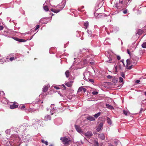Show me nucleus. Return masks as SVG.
<instances>
[{"label": "nucleus", "mask_w": 146, "mask_h": 146, "mask_svg": "<svg viewBox=\"0 0 146 146\" xmlns=\"http://www.w3.org/2000/svg\"><path fill=\"white\" fill-rule=\"evenodd\" d=\"M60 140L62 141V143L65 145H69L72 143V141L69 138L66 137H60Z\"/></svg>", "instance_id": "1"}, {"label": "nucleus", "mask_w": 146, "mask_h": 146, "mask_svg": "<svg viewBox=\"0 0 146 146\" xmlns=\"http://www.w3.org/2000/svg\"><path fill=\"white\" fill-rule=\"evenodd\" d=\"M84 79L87 81H88L90 76V73L88 71L86 72L84 74Z\"/></svg>", "instance_id": "2"}, {"label": "nucleus", "mask_w": 146, "mask_h": 146, "mask_svg": "<svg viewBox=\"0 0 146 146\" xmlns=\"http://www.w3.org/2000/svg\"><path fill=\"white\" fill-rule=\"evenodd\" d=\"M86 119L90 121H94L95 120V118L93 116L88 115L86 117Z\"/></svg>", "instance_id": "3"}, {"label": "nucleus", "mask_w": 146, "mask_h": 146, "mask_svg": "<svg viewBox=\"0 0 146 146\" xmlns=\"http://www.w3.org/2000/svg\"><path fill=\"white\" fill-rule=\"evenodd\" d=\"M84 135L87 137H90L92 135V133L91 131H88L84 133Z\"/></svg>", "instance_id": "4"}, {"label": "nucleus", "mask_w": 146, "mask_h": 146, "mask_svg": "<svg viewBox=\"0 0 146 146\" xmlns=\"http://www.w3.org/2000/svg\"><path fill=\"white\" fill-rule=\"evenodd\" d=\"M9 58H3L0 60V63L3 64L4 62L9 61Z\"/></svg>", "instance_id": "5"}, {"label": "nucleus", "mask_w": 146, "mask_h": 146, "mask_svg": "<svg viewBox=\"0 0 146 146\" xmlns=\"http://www.w3.org/2000/svg\"><path fill=\"white\" fill-rule=\"evenodd\" d=\"M98 137L101 139L104 140L105 139V135L103 133L98 135Z\"/></svg>", "instance_id": "6"}, {"label": "nucleus", "mask_w": 146, "mask_h": 146, "mask_svg": "<svg viewBox=\"0 0 146 146\" xmlns=\"http://www.w3.org/2000/svg\"><path fill=\"white\" fill-rule=\"evenodd\" d=\"M73 82L72 81H70L69 82L66 83L65 85L68 87H70L72 86V83Z\"/></svg>", "instance_id": "7"}, {"label": "nucleus", "mask_w": 146, "mask_h": 146, "mask_svg": "<svg viewBox=\"0 0 146 146\" xmlns=\"http://www.w3.org/2000/svg\"><path fill=\"white\" fill-rule=\"evenodd\" d=\"M15 40L19 42H24L25 41L24 39H19L18 38L15 37L13 38Z\"/></svg>", "instance_id": "8"}, {"label": "nucleus", "mask_w": 146, "mask_h": 146, "mask_svg": "<svg viewBox=\"0 0 146 146\" xmlns=\"http://www.w3.org/2000/svg\"><path fill=\"white\" fill-rule=\"evenodd\" d=\"M48 88V86H44L42 89V91L44 92H46L47 91Z\"/></svg>", "instance_id": "9"}, {"label": "nucleus", "mask_w": 146, "mask_h": 146, "mask_svg": "<svg viewBox=\"0 0 146 146\" xmlns=\"http://www.w3.org/2000/svg\"><path fill=\"white\" fill-rule=\"evenodd\" d=\"M44 119L46 121L50 120L51 119L50 116L49 115L45 116L44 117Z\"/></svg>", "instance_id": "10"}, {"label": "nucleus", "mask_w": 146, "mask_h": 146, "mask_svg": "<svg viewBox=\"0 0 146 146\" xmlns=\"http://www.w3.org/2000/svg\"><path fill=\"white\" fill-rule=\"evenodd\" d=\"M76 131L80 134H83V131L81 128H76Z\"/></svg>", "instance_id": "11"}, {"label": "nucleus", "mask_w": 146, "mask_h": 146, "mask_svg": "<svg viewBox=\"0 0 146 146\" xmlns=\"http://www.w3.org/2000/svg\"><path fill=\"white\" fill-rule=\"evenodd\" d=\"M18 106L15 104H13L10 106V108L11 109H14L15 108H17Z\"/></svg>", "instance_id": "12"}, {"label": "nucleus", "mask_w": 146, "mask_h": 146, "mask_svg": "<svg viewBox=\"0 0 146 146\" xmlns=\"http://www.w3.org/2000/svg\"><path fill=\"white\" fill-rule=\"evenodd\" d=\"M127 62V66H128L130 65L131 64H132V62H131L129 59H127L126 60Z\"/></svg>", "instance_id": "13"}, {"label": "nucleus", "mask_w": 146, "mask_h": 146, "mask_svg": "<svg viewBox=\"0 0 146 146\" xmlns=\"http://www.w3.org/2000/svg\"><path fill=\"white\" fill-rule=\"evenodd\" d=\"M106 106L107 108H108L110 109H113V107L112 106L108 104H106Z\"/></svg>", "instance_id": "14"}, {"label": "nucleus", "mask_w": 146, "mask_h": 146, "mask_svg": "<svg viewBox=\"0 0 146 146\" xmlns=\"http://www.w3.org/2000/svg\"><path fill=\"white\" fill-rule=\"evenodd\" d=\"M123 114L125 115H127V114L129 113V112L128 111H126L125 110H123Z\"/></svg>", "instance_id": "15"}, {"label": "nucleus", "mask_w": 146, "mask_h": 146, "mask_svg": "<svg viewBox=\"0 0 146 146\" xmlns=\"http://www.w3.org/2000/svg\"><path fill=\"white\" fill-rule=\"evenodd\" d=\"M43 9L44 10L46 11H48L49 10L48 7L46 5L44 6Z\"/></svg>", "instance_id": "16"}, {"label": "nucleus", "mask_w": 146, "mask_h": 146, "mask_svg": "<svg viewBox=\"0 0 146 146\" xmlns=\"http://www.w3.org/2000/svg\"><path fill=\"white\" fill-rule=\"evenodd\" d=\"M107 120L108 123L110 125L111 124V119L109 117H107Z\"/></svg>", "instance_id": "17"}, {"label": "nucleus", "mask_w": 146, "mask_h": 146, "mask_svg": "<svg viewBox=\"0 0 146 146\" xmlns=\"http://www.w3.org/2000/svg\"><path fill=\"white\" fill-rule=\"evenodd\" d=\"M87 32L88 35V36L89 37H90L92 36V32L88 30V31H87Z\"/></svg>", "instance_id": "18"}, {"label": "nucleus", "mask_w": 146, "mask_h": 146, "mask_svg": "<svg viewBox=\"0 0 146 146\" xmlns=\"http://www.w3.org/2000/svg\"><path fill=\"white\" fill-rule=\"evenodd\" d=\"M64 6H63V7H62V8L60 10H56V9H54L53 12L56 13H57L59 12L60 10H62L63 9Z\"/></svg>", "instance_id": "19"}, {"label": "nucleus", "mask_w": 146, "mask_h": 146, "mask_svg": "<svg viewBox=\"0 0 146 146\" xmlns=\"http://www.w3.org/2000/svg\"><path fill=\"white\" fill-rule=\"evenodd\" d=\"M84 26L85 27V28H87L89 26L88 22L87 21L84 24Z\"/></svg>", "instance_id": "20"}, {"label": "nucleus", "mask_w": 146, "mask_h": 146, "mask_svg": "<svg viewBox=\"0 0 146 146\" xmlns=\"http://www.w3.org/2000/svg\"><path fill=\"white\" fill-rule=\"evenodd\" d=\"M137 34L139 35H141L142 34V33H143V31L141 29H139L137 31Z\"/></svg>", "instance_id": "21"}, {"label": "nucleus", "mask_w": 146, "mask_h": 146, "mask_svg": "<svg viewBox=\"0 0 146 146\" xmlns=\"http://www.w3.org/2000/svg\"><path fill=\"white\" fill-rule=\"evenodd\" d=\"M100 115V113L98 112V113H96L94 115V117L95 118H97Z\"/></svg>", "instance_id": "22"}, {"label": "nucleus", "mask_w": 146, "mask_h": 146, "mask_svg": "<svg viewBox=\"0 0 146 146\" xmlns=\"http://www.w3.org/2000/svg\"><path fill=\"white\" fill-rule=\"evenodd\" d=\"M65 75L66 77L68 78L69 76V72L68 70H67L66 71L65 73Z\"/></svg>", "instance_id": "23"}, {"label": "nucleus", "mask_w": 146, "mask_h": 146, "mask_svg": "<svg viewBox=\"0 0 146 146\" xmlns=\"http://www.w3.org/2000/svg\"><path fill=\"white\" fill-rule=\"evenodd\" d=\"M141 46L143 48H146V42L143 43L141 45Z\"/></svg>", "instance_id": "24"}, {"label": "nucleus", "mask_w": 146, "mask_h": 146, "mask_svg": "<svg viewBox=\"0 0 146 146\" xmlns=\"http://www.w3.org/2000/svg\"><path fill=\"white\" fill-rule=\"evenodd\" d=\"M83 90V87L81 86L80 87L78 91V92H81Z\"/></svg>", "instance_id": "25"}, {"label": "nucleus", "mask_w": 146, "mask_h": 146, "mask_svg": "<svg viewBox=\"0 0 146 146\" xmlns=\"http://www.w3.org/2000/svg\"><path fill=\"white\" fill-rule=\"evenodd\" d=\"M55 110L54 109V108H53L52 109H51L50 110V112L52 114H53L54 112H55Z\"/></svg>", "instance_id": "26"}, {"label": "nucleus", "mask_w": 146, "mask_h": 146, "mask_svg": "<svg viewBox=\"0 0 146 146\" xmlns=\"http://www.w3.org/2000/svg\"><path fill=\"white\" fill-rule=\"evenodd\" d=\"M16 58H17V57H13L10 58L9 60L10 61H12L14 59H16Z\"/></svg>", "instance_id": "27"}, {"label": "nucleus", "mask_w": 146, "mask_h": 146, "mask_svg": "<svg viewBox=\"0 0 146 146\" xmlns=\"http://www.w3.org/2000/svg\"><path fill=\"white\" fill-rule=\"evenodd\" d=\"M0 94L2 96H3V97H4V96H5V93H4V92H3V91L0 92Z\"/></svg>", "instance_id": "28"}, {"label": "nucleus", "mask_w": 146, "mask_h": 146, "mask_svg": "<svg viewBox=\"0 0 146 146\" xmlns=\"http://www.w3.org/2000/svg\"><path fill=\"white\" fill-rule=\"evenodd\" d=\"M117 81V79L115 78H114L112 80V82L115 83Z\"/></svg>", "instance_id": "29"}, {"label": "nucleus", "mask_w": 146, "mask_h": 146, "mask_svg": "<svg viewBox=\"0 0 146 146\" xmlns=\"http://www.w3.org/2000/svg\"><path fill=\"white\" fill-rule=\"evenodd\" d=\"M6 100V99H5V98H4L3 99V100H2V102L4 104H6L7 103V101H6L5 102H4V100Z\"/></svg>", "instance_id": "30"}, {"label": "nucleus", "mask_w": 146, "mask_h": 146, "mask_svg": "<svg viewBox=\"0 0 146 146\" xmlns=\"http://www.w3.org/2000/svg\"><path fill=\"white\" fill-rule=\"evenodd\" d=\"M25 108V106L24 105H22V106H19V108H21V109H23Z\"/></svg>", "instance_id": "31"}, {"label": "nucleus", "mask_w": 146, "mask_h": 146, "mask_svg": "<svg viewBox=\"0 0 146 146\" xmlns=\"http://www.w3.org/2000/svg\"><path fill=\"white\" fill-rule=\"evenodd\" d=\"M92 94L93 95H97L98 94V92L97 91H94L92 92Z\"/></svg>", "instance_id": "32"}, {"label": "nucleus", "mask_w": 146, "mask_h": 146, "mask_svg": "<svg viewBox=\"0 0 146 146\" xmlns=\"http://www.w3.org/2000/svg\"><path fill=\"white\" fill-rule=\"evenodd\" d=\"M119 81H120L121 82H122L123 81V78L121 77H120L119 78Z\"/></svg>", "instance_id": "33"}, {"label": "nucleus", "mask_w": 146, "mask_h": 146, "mask_svg": "<svg viewBox=\"0 0 146 146\" xmlns=\"http://www.w3.org/2000/svg\"><path fill=\"white\" fill-rule=\"evenodd\" d=\"M133 66V65L132 64L130 66H129L128 67L127 69H128L129 70H130L132 68Z\"/></svg>", "instance_id": "34"}, {"label": "nucleus", "mask_w": 146, "mask_h": 146, "mask_svg": "<svg viewBox=\"0 0 146 146\" xmlns=\"http://www.w3.org/2000/svg\"><path fill=\"white\" fill-rule=\"evenodd\" d=\"M121 76L123 78H125V75L123 72H121Z\"/></svg>", "instance_id": "35"}, {"label": "nucleus", "mask_w": 146, "mask_h": 146, "mask_svg": "<svg viewBox=\"0 0 146 146\" xmlns=\"http://www.w3.org/2000/svg\"><path fill=\"white\" fill-rule=\"evenodd\" d=\"M107 77L108 79H111L113 78L112 76L110 75H108Z\"/></svg>", "instance_id": "36"}, {"label": "nucleus", "mask_w": 146, "mask_h": 146, "mask_svg": "<svg viewBox=\"0 0 146 146\" xmlns=\"http://www.w3.org/2000/svg\"><path fill=\"white\" fill-rule=\"evenodd\" d=\"M89 80L90 82H91L92 83H93L94 82V80L92 79H90L89 78V80Z\"/></svg>", "instance_id": "37"}, {"label": "nucleus", "mask_w": 146, "mask_h": 146, "mask_svg": "<svg viewBox=\"0 0 146 146\" xmlns=\"http://www.w3.org/2000/svg\"><path fill=\"white\" fill-rule=\"evenodd\" d=\"M39 27V25H36V28L35 29V31L36 30H37Z\"/></svg>", "instance_id": "38"}, {"label": "nucleus", "mask_w": 146, "mask_h": 146, "mask_svg": "<svg viewBox=\"0 0 146 146\" xmlns=\"http://www.w3.org/2000/svg\"><path fill=\"white\" fill-rule=\"evenodd\" d=\"M117 66H115V72H117Z\"/></svg>", "instance_id": "39"}, {"label": "nucleus", "mask_w": 146, "mask_h": 146, "mask_svg": "<svg viewBox=\"0 0 146 146\" xmlns=\"http://www.w3.org/2000/svg\"><path fill=\"white\" fill-rule=\"evenodd\" d=\"M103 123H100V124L99 125V126L100 127H103Z\"/></svg>", "instance_id": "40"}, {"label": "nucleus", "mask_w": 146, "mask_h": 146, "mask_svg": "<svg viewBox=\"0 0 146 146\" xmlns=\"http://www.w3.org/2000/svg\"><path fill=\"white\" fill-rule=\"evenodd\" d=\"M127 10H124L123 11V13L124 14H126L127 13Z\"/></svg>", "instance_id": "41"}, {"label": "nucleus", "mask_w": 146, "mask_h": 146, "mask_svg": "<svg viewBox=\"0 0 146 146\" xmlns=\"http://www.w3.org/2000/svg\"><path fill=\"white\" fill-rule=\"evenodd\" d=\"M22 126H21V127H28L27 126V124H24L23 125H22Z\"/></svg>", "instance_id": "42"}, {"label": "nucleus", "mask_w": 146, "mask_h": 146, "mask_svg": "<svg viewBox=\"0 0 146 146\" xmlns=\"http://www.w3.org/2000/svg\"><path fill=\"white\" fill-rule=\"evenodd\" d=\"M3 27L0 25V30H2L3 29Z\"/></svg>", "instance_id": "43"}, {"label": "nucleus", "mask_w": 146, "mask_h": 146, "mask_svg": "<svg viewBox=\"0 0 146 146\" xmlns=\"http://www.w3.org/2000/svg\"><path fill=\"white\" fill-rule=\"evenodd\" d=\"M101 128H96V130H97V131L99 132L100 131Z\"/></svg>", "instance_id": "44"}, {"label": "nucleus", "mask_w": 146, "mask_h": 146, "mask_svg": "<svg viewBox=\"0 0 146 146\" xmlns=\"http://www.w3.org/2000/svg\"><path fill=\"white\" fill-rule=\"evenodd\" d=\"M118 5V3H116L115 4V7H116L117 8H118V6H117Z\"/></svg>", "instance_id": "45"}, {"label": "nucleus", "mask_w": 146, "mask_h": 146, "mask_svg": "<svg viewBox=\"0 0 146 146\" xmlns=\"http://www.w3.org/2000/svg\"><path fill=\"white\" fill-rule=\"evenodd\" d=\"M117 59L118 60H119L120 59V57L119 56H117Z\"/></svg>", "instance_id": "46"}, {"label": "nucleus", "mask_w": 146, "mask_h": 146, "mask_svg": "<svg viewBox=\"0 0 146 146\" xmlns=\"http://www.w3.org/2000/svg\"><path fill=\"white\" fill-rule=\"evenodd\" d=\"M118 66L119 68L120 69H121V66H120L119 63L118 64Z\"/></svg>", "instance_id": "47"}, {"label": "nucleus", "mask_w": 146, "mask_h": 146, "mask_svg": "<svg viewBox=\"0 0 146 146\" xmlns=\"http://www.w3.org/2000/svg\"><path fill=\"white\" fill-rule=\"evenodd\" d=\"M127 53L129 54H130V51H129V49H127Z\"/></svg>", "instance_id": "48"}, {"label": "nucleus", "mask_w": 146, "mask_h": 146, "mask_svg": "<svg viewBox=\"0 0 146 146\" xmlns=\"http://www.w3.org/2000/svg\"><path fill=\"white\" fill-rule=\"evenodd\" d=\"M140 82V81L139 80H137L136 81V82L137 83H138Z\"/></svg>", "instance_id": "49"}, {"label": "nucleus", "mask_w": 146, "mask_h": 146, "mask_svg": "<svg viewBox=\"0 0 146 146\" xmlns=\"http://www.w3.org/2000/svg\"><path fill=\"white\" fill-rule=\"evenodd\" d=\"M83 90L84 92H85L86 91V89L85 88H83V90Z\"/></svg>", "instance_id": "50"}, {"label": "nucleus", "mask_w": 146, "mask_h": 146, "mask_svg": "<svg viewBox=\"0 0 146 146\" xmlns=\"http://www.w3.org/2000/svg\"><path fill=\"white\" fill-rule=\"evenodd\" d=\"M45 143V145H48V142L47 141H46L45 143Z\"/></svg>", "instance_id": "51"}, {"label": "nucleus", "mask_w": 146, "mask_h": 146, "mask_svg": "<svg viewBox=\"0 0 146 146\" xmlns=\"http://www.w3.org/2000/svg\"><path fill=\"white\" fill-rule=\"evenodd\" d=\"M143 111L144 110L142 108H141L140 110V112H141L142 111Z\"/></svg>", "instance_id": "52"}, {"label": "nucleus", "mask_w": 146, "mask_h": 146, "mask_svg": "<svg viewBox=\"0 0 146 146\" xmlns=\"http://www.w3.org/2000/svg\"><path fill=\"white\" fill-rule=\"evenodd\" d=\"M45 141H45L44 140H41V142H42V143H44L45 142Z\"/></svg>", "instance_id": "53"}, {"label": "nucleus", "mask_w": 146, "mask_h": 146, "mask_svg": "<svg viewBox=\"0 0 146 146\" xmlns=\"http://www.w3.org/2000/svg\"><path fill=\"white\" fill-rule=\"evenodd\" d=\"M111 59H110L109 60V61H107L108 62H111Z\"/></svg>", "instance_id": "54"}, {"label": "nucleus", "mask_w": 146, "mask_h": 146, "mask_svg": "<svg viewBox=\"0 0 146 146\" xmlns=\"http://www.w3.org/2000/svg\"><path fill=\"white\" fill-rule=\"evenodd\" d=\"M54 88L57 90L59 89V88L58 87H56V86L54 87Z\"/></svg>", "instance_id": "55"}, {"label": "nucleus", "mask_w": 146, "mask_h": 146, "mask_svg": "<svg viewBox=\"0 0 146 146\" xmlns=\"http://www.w3.org/2000/svg\"><path fill=\"white\" fill-rule=\"evenodd\" d=\"M54 9H50L51 11H52L53 12L54 11Z\"/></svg>", "instance_id": "56"}, {"label": "nucleus", "mask_w": 146, "mask_h": 146, "mask_svg": "<svg viewBox=\"0 0 146 146\" xmlns=\"http://www.w3.org/2000/svg\"><path fill=\"white\" fill-rule=\"evenodd\" d=\"M90 63L91 64H94V62H90Z\"/></svg>", "instance_id": "57"}, {"label": "nucleus", "mask_w": 146, "mask_h": 146, "mask_svg": "<svg viewBox=\"0 0 146 146\" xmlns=\"http://www.w3.org/2000/svg\"><path fill=\"white\" fill-rule=\"evenodd\" d=\"M49 146H53V145H52L51 144V145H49Z\"/></svg>", "instance_id": "58"}, {"label": "nucleus", "mask_w": 146, "mask_h": 146, "mask_svg": "<svg viewBox=\"0 0 146 146\" xmlns=\"http://www.w3.org/2000/svg\"><path fill=\"white\" fill-rule=\"evenodd\" d=\"M144 93H145V96H146V92H145Z\"/></svg>", "instance_id": "59"}, {"label": "nucleus", "mask_w": 146, "mask_h": 146, "mask_svg": "<svg viewBox=\"0 0 146 146\" xmlns=\"http://www.w3.org/2000/svg\"><path fill=\"white\" fill-rule=\"evenodd\" d=\"M120 3L122 4L123 3V1H121Z\"/></svg>", "instance_id": "60"}, {"label": "nucleus", "mask_w": 146, "mask_h": 146, "mask_svg": "<svg viewBox=\"0 0 146 146\" xmlns=\"http://www.w3.org/2000/svg\"><path fill=\"white\" fill-rule=\"evenodd\" d=\"M62 86H63L64 87H65V86H64V84H63V85H62Z\"/></svg>", "instance_id": "61"}, {"label": "nucleus", "mask_w": 146, "mask_h": 146, "mask_svg": "<svg viewBox=\"0 0 146 146\" xmlns=\"http://www.w3.org/2000/svg\"><path fill=\"white\" fill-rule=\"evenodd\" d=\"M122 63L124 65V62H123V61H122Z\"/></svg>", "instance_id": "62"}, {"label": "nucleus", "mask_w": 146, "mask_h": 146, "mask_svg": "<svg viewBox=\"0 0 146 146\" xmlns=\"http://www.w3.org/2000/svg\"><path fill=\"white\" fill-rule=\"evenodd\" d=\"M13 54H11V55H12V56H13Z\"/></svg>", "instance_id": "63"}, {"label": "nucleus", "mask_w": 146, "mask_h": 146, "mask_svg": "<svg viewBox=\"0 0 146 146\" xmlns=\"http://www.w3.org/2000/svg\"><path fill=\"white\" fill-rule=\"evenodd\" d=\"M107 33L108 35L109 34V32H107Z\"/></svg>", "instance_id": "64"}]
</instances>
